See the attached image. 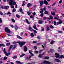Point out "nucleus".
<instances>
[{
    "label": "nucleus",
    "mask_w": 64,
    "mask_h": 64,
    "mask_svg": "<svg viewBox=\"0 0 64 64\" xmlns=\"http://www.w3.org/2000/svg\"><path fill=\"white\" fill-rule=\"evenodd\" d=\"M14 2V0H10V5H16V2Z\"/></svg>",
    "instance_id": "1"
},
{
    "label": "nucleus",
    "mask_w": 64,
    "mask_h": 64,
    "mask_svg": "<svg viewBox=\"0 0 64 64\" xmlns=\"http://www.w3.org/2000/svg\"><path fill=\"white\" fill-rule=\"evenodd\" d=\"M17 43H18V44H19L20 45V47H22L23 46V45H25V44H26V42H18Z\"/></svg>",
    "instance_id": "2"
},
{
    "label": "nucleus",
    "mask_w": 64,
    "mask_h": 64,
    "mask_svg": "<svg viewBox=\"0 0 64 64\" xmlns=\"http://www.w3.org/2000/svg\"><path fill=\"white\" fill-rule=\"evenodd\" d=\"M5 31L9 34L11 33V31L8 28H5Z\"/></svg>",
    "instance_id": "3"
},
{
    "label": "nucleus",
    "mask_w": 64,
    "mask_h": 64,
    "mask_svg": "<svg viewBox=\"0 0 64 64\" xmlns=\"http://www.w3.org/2000/svg\"><path fill=\"white\" fill-rule=\"evenodd\" d=\"M4 53L7 56H8V55H9L10 54H11L10 52H9L8 53H7L6 52V49L5 48H4Z\"/></svg>",
    "instance_id": "4"
},
{
    "label": "nucleus",
    "mask_w": 64,
    "mask_h": 64,
    "mask_svg": "<svg viewBox=\"0 0 64 64\" xmlns=\"http://www.w3.org/2000/svg\"><path fill=\"white\" fill-rule=\"evenodd\" d=\"M40 6H42L44 4V2L43 1H40Z\"/></svg>",
    "instance_id": "5"
},
{
    "label": "nucleus",
    "mask_w": 64,
    "mask_h": 64,
    "mask_svg": "<svg viewBox=\"0 0 64 64\" xmlns=\"http://www.w3.org/2000/svg\"><path fill=\"white\" fill-rule=\"evenodd\" d=\"M43 63H44L45 64H50L51 63L50 62H49L48 61H44L43 62Z\"/></svg>",
    "instance_id": "6"
},
{
    "label": "nucleus",
    "mask_w": 64,
    "mask_h": 64,
    "mask_svg": "<svg viewBox=\"0 0 64 64\" xmlns=\"http://www.w3.org/2000/svg\"><path fill=\"white\" fill-rule=\"evenodd\" d=\"M55 57L56 58H59L60 57V56L59 54H58L57 53H56L55 54Z\"/></svg>",
    "instance_id": "7"
},
{
    "label": "nucleus",
    "mask_w": 64,
    "mask_h": 64,
    "mask_svg": "<svg viewBox=\"0 0 64 64\" xmlns=\"http://www.w3.org/2000/svg\"><path fill=\"white\" fill-rule=\"evenodd\" d=\"M59 21H60L59 22H58L57 23L58 25H59L61 24H62V20H60Z\"/></svg>",
    "instance_id": "8"
},
{
    "label": "nucleus",
    "mask_w": 64,
    "mask_h": 64,
    "mask_svg": "<svg viewBox=\"0 0 64 64\" xmlns=\"http://www.w3.org/2000/svg\"><path fill=\"white\" fill-rule=\"evenodd\" d=\"M27 47L26 46H24V52H27Z\"/></svg>",
    "instance_id": "9"
},
{
    "label": "nucleus",
    "mask_w": 64,
    "mask_h": 64,
    "mask_svg": "<svg viewBox=\"0 0 64 64\" xmlns=\"http://www.w3.org/2000/svg\"><path fill=\"white\" fill-rule=\"evenodd\" d=\"M32 4L30 3H28L27 4V6L28 8H29L30 7H31V6H32Z\"/></svg>",
    "instance_id": "10"
},
{
    "label": "nucleus",
    "mask_w": 64,
    "mask_h": 64,
    "mask_svg": "<svg viewBox=\"0 0 64 64\" xmlns=\"http://www.w3.org/2000/svg\"><path fill=\"white\" fill-rule=\"evenodd\" d=\"M55 60L56 61V62H58V63H61V61L58 59H56Z\"/></svg>",
    "instance_id": "11"
},
{
    "label": "nucleus",
    "mask_w": 64,
    "mask_h": 64,
    "mask_svg": "<svg viewBox=\"0 0 64 64\" xmlns=\"http://www.w3.org/2000/svg\"><path fill=\"white\" fill-rule=\"evenodd\" d=\"M44 3L46 5H47L48 4V2L46 0H45L44 2Z\"/></svg>",
    "instance_id": "12"
},
{
    "label": "nucleus",
    "mask_w": 64,
    "mask_h": 64,
    "mask_svg": "<svg viewBox=\"0 0 64 64\" xmlns=\"http://www.w3.org/2000/svg\"><path fill=\"white\" fill-rule=\"evenodd\" d=\"M33 28H34V29H36V30H37V28L36 27V24H34V25L33 26Z\"/></svg>",
    "instance_id": "13"
},
{
    "label": "nucleus",
    "mask_w": 64,
    "mask_h": 64,
    "mask_svg": "<svg viewBox=\"0 0 64 64\" xmlns=\"http://www.w3.org/2000/svg\"><path fill=\"white\" fill-rule=\"evenodd\" d=\"M13 47V46L12 45L10 47V49L8 50V52H10V50H11V49H12V48Z\"/></svg>",
    "instance_id": "14"
},
{
    "label": "nucleus",
    "mask_w": 64,
    "mask_h": 64,
    "mask_svg": "<svg viewBox=\"0 0 64 64\" xmlns=\"http://www.w3.org/2000/svg\"><path fill=\"white\" fill-rule=\"evenodd\" d=\"M22 10L23 9L22 8H20V12H21V13H22V14H24V12H23V11H22Z\"/></svg>",
    "instance_id": "15"
},
{
    "label": "nucleus",
    "mask_w": 64,
    "mask_h": 64,
    "mask_svg": "<svg viewBox=\"0 0 64 64\" xmlns=\"http://www.w3.org/2000/svg\"><path fill=\"white\" fill-rule=\"evenodd\" d=\"M4 8L5 9H8L9 8V6H6L4 7Z\"/></svg>",
    "instance_id": "16"
},
{
    "label": "nucleus",
    "mask_w": 64,
    "mask_h": 64,
    "mask_svg": "<svg viewBox=\"0 0 64 64\" xmlns=\"http://www.w3.org/2000/svg\"><path fill=\"white\" fill-rule=\"evenodd\" d=\"M43 22V21L41 20H39L38 22V24H41Z\"/></svg>",
    "instance_id": "17"
},
{
    "label": "nucleus",
    "mask_w": 64,
    "mask_h": 64,
    "mask_svg": "<svg viewBox=\"0 0 64 64\" xmlns=\"http://www.w3.org/2000/svg\"><path fill=\"white\" fill-rule=\"evenodd\" d=\"M26 23L28 24H30V22H29V21L28 20L26 19Z\"/></svg>",
    "instance_id": "18"
},
{
    "label": "nucleus",
    "mask_w": 64,
    "mask_h": 64,
    "mask_svg": "<svg viewBox=\"0 0 64 64\" xmlns=\"http://www.w3.org/2000/svg\"><path fill=\"white\" fill-rule=\"evenodd\" d=\"M29 30H30V31H33V30L32 29V28L30 26L29 28Z\"/></svg>",
    "instance_id": "19"
},
{
    "label": "nucleus",
    "mask_w": 64,
    "mask_h": 64,
    "mask_svg": "<svg viewBox=\"0 0 64 64\" xmlns=\"http://www.w3.org/2000/svg\"><path fill=\"white\" fill-rule=\"evenodd\" d=\"M17 38H18V39H22V38L19 36H17Z\"/></svg>",
    "instance_id": "20"
},
{
    "label": "nucleus",
    "mask_w": 64,
    "mask_h": 64,
    "mask_svg": "<svg viewBox=\"0 0 64 64\" xmlns=\"http://www.w3.org/2000/svg\"><path fill=\"white\" fill-rule=\"evenodd\" d=\"M25 55V54H22V55H20V58H22V57H23Z\"/></svg>",
    "instance_id": "21"
},
{
    "label": "nucleus",
    "mask_w": 64,
    "mask_h": 64,
    "mask_svg": "<svg viewBox=\"0 0 64 64\" xmlns=\"http://www.w3.org/2000/svg\"><path fill=\"white\" fill-rule=\"evenodd\" d=\"M14 27L16 30H17L18 29V28L17 26V25H15Z\"/></svg>",
    "instance_id": "22"
},
{
    "label": "nucleus",
    "mask_w": 64,
    "mask_h": 64,
    "mask_svg": "<svg viewBox=\"0 0 64 64\" xmlns=\"http://www.w3.org/2000/svg\"><path fill=\"white\" fill-rule=\"evenodd\" d=\"M50 51L51 52H52H52H54V50H53L52 49H50Z\"/></svg>",
    "instance_id": "23"
},
{
    "label": "nucleus",
    "mask_w": 64,
    "mask_h": 64,
    "mask_svg": "<svg viewBox=\"0 0 64 64\" xmlns=\"http://www.w3.org/2000/svg\"><path fill=\"white\" fill-rule=\"evenodd\" d=\"M31 36L32 37V38H33L34 37V34H33L32 33H31Z\"/></svg>",
    "instance_id": "24"
},
{
    "label": "nucleus",
    "mask_w": 64,
    "mask_h": 64,
    "mask_svg": "<svg viewBox=\"0 0 64 64\" xmlns=\"http://www.w3.org/2000/svg\"><path fill=\"white\" fill-rule=\"evenodd\" d=\"M52 15H53V16H55V15H56V14H55V12H54L53 13L52 12Z\"/></svg>",
    "instance_id": "25"
},
{
    "label": "nucleus",
    "mask_w": 64,
    "mask_h": 64,
    "mask_svg": "<svg viewBox=\"0 0 64 64\" xmlns=\"http://www.w3.org/2000/svg\"><path fill=\"white\" fill-rule=\"evenodd\" d=\"M16 16L17 18H20V16H19V15L17 14L16 15Z\"/></svg>",
    "instance_id": "26"
},
{
    "label": "nucleus",
    "mask_w": 64,
    "mask_h": 64,
    "mask_svg": "<svg viewBox=\"0 0 64 64\" xmlns=\"http://www.w3.org/2000/svg\"><path fill=\"white\" fill-rule=\"evenodd\" d=\"M44 14H47V15H49V13H48V12L47 11H46L44 12Z\"/></svg>",
    "instance_id": "27"
},
{
    "label": "nucleus",
    "mask_w": 64,
    "mask_h": 64,
    "mask_svg": "<svg viewBox=\"0 0 64 64\" xmlns=\"http://www.w3.org/2000/svg\"><path fill=\"white\" fill-rule=\"evenodd\" d=\"M12 20L13 22L14 23H15V20L13 19H12Z\"/></svg>",
    "instance_id": "28"
},
{
    "label": "nucleus",
    "mask_w": 64,
    "mask_h": 64,
    "mask_svg": "<svg viewBox=\"0 0 64 64\" xmlns=\"http://www.w3.org/2000/svg\"><path fill=\"white\" fill-rule=\"evenodd\" d=\"M1 46H5V45L3 44H0V47H1Z\"/></svg>",
    "instance_id": "29"
},
{
    "label": "nucleus",
    "mask_w": 64,
    "mask_h": 64,
    "mask_svg": "<svg viewBox=\"0 0 64 64\" xmlns=\"http://www.w3.org/2000/svg\"><path fill=\"white\" fill-rule=\"evenodd\" d=\"M46 28H47V31H49L50 30L49 29V27L48 26H47L46 27Z\"/></svg>",
    "instance_id": "30"
},
{
    "label": "nucleus",
    "mask_w": 64,
    "mask_h": 64,
    "mask_svg": "<svg viewBox=\"0 0 64 64\" xmlns=\"http://www.w3.org/2000/svg\"><path fill=\"white\" fill-rule=\"evenodd\" d=\"M17 58V56H14L13 57V58L14 59H16V58Z\"/></svg>",
    "instance_id": "31"
},
{
    "label": "nucleus",
    "mask_w": 64,
    "mask_h": 64,
    "mask_svg": "<svg viewBox=\"0 0 64 64\" xmlns=\"http://www.w3.org/2000/svg\"><path fill=\"white\" fill-rule=\"evenodd\" d=\"M33 31H34V33L36 34H37V32L36 30H33Z\"/></svg>",
    "instance_id": "32"
},
{
    "label": "nucleus",
    "mask_w": 64,
    "mask_h": 64,
    "mask_svg": "<svg viewBox=\"0 0 64 64\" xmlns=\"http://www.w3.org/2000/svg\"><path fill=\"white\" fill-rule=\"evenodd\" d=\"M58 32L59 33H60L61 34H62V33H63V32L62 31H58Z\"/></svg>",
    "instance_id": "33"
},
{
    "label": "nucleus",
    "mask_w": 64,
    "mask_h": 64,
    "mask_svg": "<svg viewBox=\"0 0 64 64\" xmlns=\"http://www.w3.org/2000/svg\"><path fill=\"white\" fill-rule=\"evenodd\" d=\"M42 54L39 55L38 56V57L39 58H42Z\"/></svg>",
    "instance_id": "34"
},
{
    "label": "nucleus",
    "mask_w": 64,
    "mask_h": 64,
    "mask_svg": "<svg viewBox=\"0 0 64 64\" xmlns=\"http://www.w3.org/2000/svg\"><path fill=\"white\" fill-rule=\"evenodd\" d=\"M10 45V43H8L6 44V46H9Z\"/></svg>",
    "instance_id": "35"
},
{
    "label": "nucleus",
    "mask_w": 64,
    "mask_h": 64,
    "mask_svg": "<svg viewBox=\"0 0 64 64\" xmlns=\"http://www.w3.org/2000/svg\"><path fill=\"white\" fill-rule=\"evenodd\" d=\"M43 11H44L43 10L40 11V14H43Z\"/></svg>",
    "instance_id": "36"
},
{
    "label": "nucleus",
    "mask_w": 64,
    "mask_h": 64,
    "mask_svg": "<svg viewBox=\"0 0 64 64\" xmlns=\"http://www.w3.org/2000/svg\"><path fill=\"white\" fill-rule=\"evenodd\" d=\"M0 14L1 15H3V13H2V12H0Z\"/></svg>",
    "instance_id": "37"
},
{
    "label": "nucleus",
    "mask_w": 64,
    "mask_h": 64,
    "mask_svg": "<svg viewBox=\"0 0 64 64\" xmlns=\"http://www.w3.org/2000/svg\"><path fill=\"white\" fill-rule=\"evenodd\" d=\"M16 46L15 45H14V47L12 49H15L16 48Z\"/></svg>",
    "instance_id": "38"
},
{
    "label": "nucleus",
    "mask_w": 64,
    "mask_h": 64,
    "mask_svg": "<svg viewBox=\"0 0 64 64\" xmlns=\"http://www.w3.org/2000/svg\"><path fill=\"white\" fill-rule=\"evenodd\" d=\"M57 24V22H56L55 21H54V25H56Z\"/></svg>",
    "instance_id": "39"
},
{
    "label": "nucleus",
    "mask_w": 64,
    "mask_h": 64,
    "mask_svg": "<svg viewBox=\"0 0 64 64\" xmlns=\"http://www.w3.org/2000/svg\"><path fill=\"white\" fill-rule=\"evenodd\" d=\"M51 44H54V41H53V40H52L50 43Z\"/></svg>",
    "instance_id": "40"
},
{
    "label": "nucleus",
    "mask_w": 64,
    "mask_h": 64,
    "mask_svg": "<svg viewBox=\"0 0 64 64\" xmlns=\"http://www.w3.org/2000/svg\"><path fill=\"white\" fill-rule=\"evenodd\" d=\"M4 60H7V58L6 57H4Z\"/></svg>",
    "instance_id": "41"
},
{
    "label": "nucleus",
    "mask_w": 64,
    "mask_h": 64,
    "mask_svg": "<svg viewBox=\"0 0 64 64\" xmlns=\"http://www.w3.org/2000/svg\"><path fill=\"white\" fill-rule=\"evenodd\" d=\"M50 19H51V20L53 19V16H50Z\"/></svg>",
    "instance_id": "42"
},
{
    "label": "nucleus",
    "mask_w": 64,
    "mask_h": 64,
    "mask_svg": "<svg viewBox=\"0 0 64 64\" xmlns=\"http://www.w3.org/2000/svg\"><path fill=\"white\" fill-rule=\"evenodd\" d=\"M46 8H44L43 10L44 11H46Z\"/></svg>",
    "instance_id": "43"
},
{
    "label": "nucleus",
    "mask_w": 64,
    "mask_h": 64,
    "mask_svg": "<svg viewBox=\"0 0 64 64\" xmlns=\"http://www.w3.org/2000/svg\"><path fill=\"white\" fill-rule=\"evenodd\" d=\"M54 19H56V20H59V19L58 18H57L55 17L54 18Z\"/></svg>",
    "instance_id": "44"
},
{
    "label": "nucleus",
    "mask_w": 64,
    "mask_h": 64,
    "mask_svg": "<svg viewBox=\"0 0 64 64\" xmlns=\"http://www.w3.org/2000/svg\"><path fill=\"white\" fill-rule=\"evenodd\" d=\"M16 9H13V11H12V12H15V11H16Z\"/></svg>",
    "instance_id": "45"
},
{
    "label": "nucleus",
    "mask_w": 64,
    "mask_h": 64,
    "mask_svg": "<svg viewBox=\"0 0 64 64\" xmlns=\"http://www.w3.org/2000/svg\"><path fill=\"white\" fill-rule=\"evenodd\" d=\"M62 2V0H61L59 2V4H61Z\"/></svg>",
    "instance_id": "46"
},
{
    "label": "nucleus",
    "mask_w": 64,
    "mask_h": 64,
    "mask_svg": "<svg viewBox=\"0 0 64 64\" xmlns=\"http://www.w3.org/2000/svg\"><path fill=\"white\" fill-rule=\"evenodd\" d=\"M43 16H44V14H42L40 15V16L42 17H43Z\"/></svg>",
    "instance_id": "47"
},
{
    "label": "nucleus",
    "mask_w": 64,
    "mask_h": 64,
    "mask_svg": "<svg viewBox=\"0 0 64 64\" xmlns=\"http://www.w3.org/2000/svg\"><path fill=\"white\" fill-rule=\"evenodd\" d=\"M27 13L28 15H31V14L30 13V12H28Z\"/></svg>",
    "instance_id": "48"
},
{
    "label": "nucleus",
    "mask_w": 64,
    "mask_h": 64,
    "mask_svg": "<svg viewBox=\"0 0 64 64\" xmlns=\"http://www.w3.org/2000/svg\"><path fill=\"white\" fill-rule=\"evenodd\" d=\"M44 30H45L44 28H42V31H44Z\"/></svg>",
    "instance_id": "49"
},
{
    "label": "nucleus",
    "mask_w": 64,
    "mask_h": 64,
    "mask_svg": "<svg viewBox=\"0 0 64 64\" xmlns=\"http://www.w3.org/2000/svg\"><path fill=\"white\" fill-rule=\"evenodd\" d=\"M38 39L40 40V39H41V38L40 37L38 36Z\"/></svg>",
    "instance_id": "50"
},
{
    "label": "nucleus",
    "mask_w": 64,
    "mask_h": 64,
    "mask_svg": "<svg viewBox=\"0 0 64 64\" xmlns=\"http://www.w3.org/2000/svg\"><path fill=\"white\" fill-rule=\"evenodd\" d=\"M2 19L1 18H0V23H2Z\"/></svg>",
    "instance_id": "51"
},
{
    "label": "nucleus",
    "mask_w": 64,
    "mask_h": 64,
    "mask_svg": "<svg viewBox=\"0 0 64 64\" xmlns=\"http://www.w3.org/2000/svg\"><path fill=\"white\" fill-rule=\"evenodd\" d=\"M11 8H14V6H11Z\"/></svg>",
    "instance_id": "52"
},
{
    "label": "nucleus",
    "mask_w": 64,
    "mask_h": 64,
    "mask_svg": "<svg viewBox=\"0 0 64 64\" xmlns=\"http://www.w3.org/2000/svg\"><path fill=\"white\" fill-rule=\"evenodd\" d=\"M49 58V57H46L45 58V59H48Z\"/></svg>",
    "instance_id": "53"
},
{
    "label": "nucleus",
    "mask_w": 64,
    "mask_h": 64,
    "mask_svg": "<svg viewBox=\"0 0 64 64\" xmlns=\"http://www.w3.org/2000/svg\"><path fill=\"white\" fill-rule=\"evenodd\" d=\"M30 18H34V16H30Z\"/></svg>",
    "instance_id": "54"
},
{
    "label": "nucleus",
    "mask_w": 64,
    "mask_h": 64,
    "mask_svg": "<svg viewBox=\"0 0 64 64\" xmlns=\"http://www.w3.org/2000/svg\"><path fill=\"white\" fill-rule=\"evenodd\" d=\"M42 44V43H37V45H41V44Z\"/></svg>",
    "instance_id": "55"
},
{
    "label": "nucleus",
    "mask_w": 64,
    "mask_h": 64,
    "mask_svg": "<svg viewBox=\"0 0 64 64\" xmlns=\"http://www.w3.org/2000/svg\"><path fill=\"white\" fill-rule=\"evenodd\" d=\"M33 43H37V42L36 41H34L33 42Z\"/></svg>",
    "instance_id": "56"
},
{
    "label": "nucleus",
    "mask_w": 64,
    "mask_h": 64,
    "mask_svg": "<svg viewBox=\"0 0 64 64\" xmlns=\"http://www.w3.org/2000/svg\"><path fill=\"white\" fill-rule=\"evenodd\" d=\"M50 28H54V27L52 26H50Z\"/></svg>",
    "instance_id": "57"
},
{
    "label": "nucleus",
    "mask_w": 64,
    "mask_h": 64,
    "mask_svg": "<svg viewBox=\"0 0 64 64\" xmlns=\"http://www.w3.org/2000/svg\"><path fill=\"white\" fill-rule=\"evenodd\" d=\"M55 4H56V3H54V4H52V6H54V5H55Z\"/></svg>",
    "instance_id": "58"
},
{
    "label": "nucleus",
    "mask_w": 64,
    "mask_h": 64,
    "mask_svg": "<svg viewBox=\"0 0 64 64\" xmlns=\"http://www.w3.org/2000/svg\"><path fill=\"white\" fill-rule=\"evenodd\" d=\"M60 58H64V56H63V55H62L61 56Z\"/></svg>",
    "instance_id": "59"
},
{
    "label": "nucleus",
    "mask_w": 64,
    "mask_h": 64,
    "mask_svg": "<svg viewBox=\"0 0 64 64\" xmlns=\"http://www.w3.org/2000/svg\"><path fill=\"white\" fill-rule=\"evenodd\" d=\"M35 52L36 53V54H37V53H38V51H35Z\"/></svg>",
    "instance_id": "60"
},
{
    "label": "nucleus",
    "mask_w": 64,
    "mask_h": 64,
    "mask_svg": "<svg viewBox=\"0 0 64 64\" xmlns=\"http://www.w3.org/2000/svg\"><path fill=\"white\" fill-rule=\"evenodd\" d=\"M34 16H35V15H36V13L34 12L33 14H32Z\"/></svg>",
    "instance_id": "61"
},
{
    "label": "nucleus",
    "mask_w": 64,
    "mask_h": 64,
    "mask_svg": "<svg viewBox=\"0 0 64 64\" xmlns=\"http://www.w3.org/2000/svg\"><path fill=\"white\" fill-rule=\"evenodd\" d=\"M34 48L35 50H37V47H36V46H34Z\"/></svg>",
    "instance_id": "62"
},
{
    "label": "nucleus",
    "mask_w": 64,
    "mask_h": 64,
    "mask_svg": "<svg viewBox=\"0 0 64 64\" xmlns=\"http://www.w3.org/2000/svg\"><path fill=\"white\" fill-rule=\"evenodd\" d=\"M16 63H20V61H16Z\"/></svg>",
    "instance_id": "63"
},
{
    "label": "nucleus",
    "mask_w": 64,
    "mask_h": 64,
    "mask_svg": "<svg viewBox=\"0 0 64 64\" xmlns=\"http://www.w3.org/2000/svg\"><path fill=\"white\" fill-rule=\"evenodd\" d=\"M43 19L44 20H46V18H45V17L43 18Z\"/></svg>",
    "instance_id": "64"
}]
</instances>
